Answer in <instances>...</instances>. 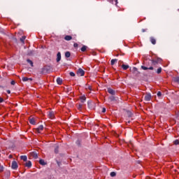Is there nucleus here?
<instances>
[{
  "label": "nucleus",
  "mask_w": 179,
  "mask_h": 179,
  "mask_svg": "<svg viewBox=\"0 0 179 179\" xmlns=\"http://www.w3.org/2000/svg\"><path fill=\"white\" fill-rule=\"evenodd\" d=\"M18 167H19V165H17V162H16V161H13L11 164V169L13 170H17Z\"/></svg>",
  "instance_id": "f257e3e1"
},
{
  "label": "nucleus",
  "mask_w": 179,
  "mask_h": 179,
  "mask_svg": "<svg viewBox=\"0 0 179 179\" xmlns=\"http://www.w3.org/2000/svg\"><path fill=\"white\" fill-rule=\"evenodd\" d=\"M77 74L78 75V76H85V71H83V69H79L77 71Z\"/></svg>",
  "instance_id": "f03ea898"
},
{
  "label": "nucleus",
  "mask_w": 179,
  "mask_h": 179,
  "mask_svg": "<svg viewBox=\"0 0 179 179\" xmlns=\"http://www.w3.org/2000/svg\"><path fill=\"white\" fill-rule=\"evenodd\" d=\"M141 69H143V71H148V69H149L150 71H153V66H141Z\"/></svg>",
  "instance_id": "7ed1b4c3"
},
{
  "label": "nucleus",
  "mask_w": 179,
  "mask_h": 179,
  "mask_svg": "<svg viewBox=\"0 0 179 179\" xmlns=\"http://www.w3.org/2000/svg\"><path fill=\"white\" fill-rule=\"evenodd\" d=\"M151 99L152 95L150 94H146V95L144 97V100H145V101H150Z\"/></svg>",
  "instance_id": "20e7f679"
},
{
  "label": "nucleus",
  "mask_w": 179,
  "mask_h": 179,
  "mask_svg": "<svg viewBox=\"0 0 179 179\" xmlns=\"http://www.w3.org/2000/svg\"><path fill=\"white\" fill-rule=\"evenodd\" d=\"M43 129H44V126L40 125L38 128L36 129V131L38 132V134H41Z\"/></svg>",
  "instance_id": "39448f33"
},
{
  "label": "nucleus",
  "mask_w": 179,
  "mask_h": 179,
  "mask_svg": "<svg viewBox=\"0 0 179 179\" xmlns=\"http://www.w3.org/2000/svg\"><path fill=\"white\" fill-rule=\"evenodd\" d=\"M30 155L34 159H38V155L36 152H32Z\"/></svg>",
  "instance_id": "423d86ee"
},
{
  "label": "nucleus",
  "mask_w": 179,
  "mask_h": 179,
  "mask_svg": "<svg viewBox=\"0 0 179 179\" xmlns=\"http://www.w3.org/2000/svg\"><path fill=\"white\" fill-rule=\"evenodd\" d=\"M48 117L50 118V120H54V117H55L54 112H48Z\"/></svg>",
  "instance_id": "0eeeda50"
},
{
  "label": "nucleus",
  "mask_w": 179,
  "mask_h": 179,
  "mask_svg": "<svg viewBox=\"0 0 179 179\" xmlns=\"http://www.w3.org/2000/svg\"><path fill=\"white\" fill-rule=\"evenodd\" d=\"M108 92L110 94H112V96H115V91H114V90H113L111 88H108Z\"/></svg>",
  "instance_id": "6e6552de"
},
{
  "label": "nucleus",
  "mask_w": 179,
  "mask_h": 179,
  "mask_svg": "<svg viewBox=\"0 0 179 179\" xmlns=\"http://www.w3.org/2000/svg\"><path fill=\"white\" fill-rule=\"evenodd\" d=\"M29 80L30 81V82H31V80H33V78H27V77H23L22 78V82H29Z\"/></svg>",
  "instance_id": "1a4fd4ad"
},
{
  "label": "nucleus",
  "mask_w": 179,
  "mask_h": 179,
  "mask_svg": "<svg viewBox=\"0 0 179 179\" xmlns=\"http://www.w3.org/2000/svg\"><path fill=\"white\" fill-rule=\"evenodd\" d=\"M150 41L152 43V44H153V45L156 44V38H155L153 36L150 38Z\"/></svg>",
  "instance_id": "9d476101"
},
{
  "label": "nucleus",
  "mask_w": 179,
  "mask_h": 179,
  "mask_svg": "<svg viewBox=\"0 0 179 179\" xmlns=\"http://www.w3.org/2000/svg\"><path fill=\"white\" fill-rule=\"evenodd\" d=\"M56 61L57 62H59V61H61V52H57Z\"/></svg>",
  "instance_id": "9b49d317"
},
{
  "label": "nucleus",
  "mask_w": 179,
  "mask_h": 179,
  "mask_svg": "<svg viewBox=\"0 0 179 179\" xmlns=\"http://www.w3.org/2000/svg\"><path fill=\"white\" fill-rule=\"evenodd\" d=\"M149 62H150V64H152V66H156V65H157V62H156V60H149Z\"/></svg>",
  "instance_id": "f8f14e48"
},
{
  "label": "nucleus",
  "mask_w": 179,
  "mask_h": 179,
  "mask_svg": "<svg viewBox=\"0 0 179 179\" xmlns=\"http://www.w3.org/2000/svg\"><path fill=\"white\" fill-rule=\"evenodd\" d=\"M132 72H133V73H134L136 75H139V72L138 71V68H136V67L133 68Z\"/></svg>",
  "instance_id": "ddd939ff"
},
{
  "label": "nucleus",
  "mask_w": 179,
  "mask_h": 179,
  "mask_svg": "<svg viewBox=\"0 0 179 179\" xmlns=\"http://www.w3.org/2000/svg\"><path fill=\"white\" fill-rule=\"evenodd\" d=\"M80 100L81 103H85V101H86V96L83 95L80 96Z\"/></svg>",
  "instance_id": "4468645a"
},
{
  "label": "nucleus",
  "mask_w": 179,
  "mask_h": 179,
  "mask_svg": "<svg viewBox=\"0 0 179 179\" xmlns=\"http://www.w3.org/2000/svg\"><path fill=\"white\" fill-rule=\"evenodd\" d=\"M64 40H66V41H71V40H72V36H71L69 35H66L64 37Z\"/></svg>",
  "instance_id": "2eb2a0df"
},
{
  "label": "nucleus",
  "mask_w": 179,
  "mask_h": 179,
  "mask_svg": "<svg viewBox=\"0 0 179 179\" xmlns=\"http://www.w3.org/2000/svg\"><path fill=\"white\" fill-rule=\"evenodd\" d=\"M29 123L31 124V125H36V120H34V118H31L29 120Z\"/></svg>",
  "instance_id": "dca6fc26"
},
{
  "label": "nucleus",
  "mask_w": 179,
  "mask_h": 179,
  "mask_svg": "<svg viewBox=\"0 0 179 179\" xmlns=\"http://www.w3.org/2000/svg\"><path fill=\"white\" fill-rule=\"evenodd\" d=\"M76 107L78 108V110H82L83 107V103H77L76 104Z\"/></svg>",
  "instance_id": "f3484780"
},
{
  "label": "nucleus",
  "mask_w": 179,
  "mask_h": 179,
  "mask_svg": "<svg viewBox=\"0 0 179 179\" xmlns=\"http://www.w3.org/2000/svg\"><path fill=\"white\" fill-rule=\"evenodd\" d=\"M127 117H129V118H132V117L134 116V114H132V112L127 110Z\"/></svg>",
  "instance_id": "a211bd4d"
},
{
  "label": "nucleus",
  "mask_w": 179,
  "mask_h": 179,
  "mask_svg": "<svg viewBox=\"0 0 179 179\" xmlns=\"http://www.w3.org/2000/svg\"><path fill=\"white\" fill-rule=\"evenodd\" d=\"M118 62V59H113L110 61V65H114L115 63Z\"/></svg>",
  "instance_id": "6ab92c4d"
},
{
  "label": "nucleus",
  "mask_w": 179,
  "mask_h": 179,
  "mask_svg": "<svg viewBox=\"0 0 179 179\" xmlns=\"http://www.w3.org/2000/svg\"><path fill=\"white\" fill-rule=\"evenodd\" d=\"M57 85H62V78H57Z\"/></svg>",
  "instance_id": "aec40b11"
},
{
  "label": "nucleus",
  "mask_w": 179,
  "mask_h": 179,
  "mask_svg": "<svg viewBox=\"0 0 179 179\" xmlns=\"http://www.w3.org/2000/svg\"><path fill=\"white\" fill-rule=\"evenodd\" d=\"M109 101H117V99H115V96H114L113 95L110 96L109 97Z\"/></svg>",
  "instance_id": "412c9836"
},
{
  "label": "nucleus",
  "mask_w": 179,
  "mask_h": 179,
  "mask_svg": "<svg viewBox=\"0 0 179 179\" xmlns=\"http://www.w3.org/2000/svg\"><path fill=\"white\" fill-rule=\"evenodd\" d=\"M87 106L90 108H92L93 107V102L92 101H87Z\"/></svg>",
  "instance_id": "4be33fe9"
},
{
  "label": "nucleus",
  "mask_w": 179,
  "mask_h": 179,
  "mask_svg": "<svg viewBox=\"0 0 179 179\" xmlns=\"http://www.w3.org/2000/svg\"><path fill=\"white\" fill-rule=\"evenodd\" d=\"M21 160H23L24 162H27V156L26 155H22L20 157Z\"/></svg>",
  "instance_id": "5701e85b"
},
{
  "label": "nucleus",
  "mask_w": 179,
  "mask_h": 179,
  "mask_svg": "<svg viewBox=\"0 0 179 179\" xmlns=\"http://www.w3.org/2000/svg\"><path fill=\"white\" fill-rule=\"evenodd\" d=\"M122 69H124V71H127V69H128V68H129V66L126 65V64H122Z\"/></svg>",
  "instance_id": "b1692460"
},
{
  "label": "nucleus",
  "mask_w": 179,
  "mask_h": 179,
  "mask_svg": "<svg viewBox=\"0 0 179 179\" xmlns=\"http://www.w3.org/2000/svg\"><path fill=\"white\" fill-rule=\"evenodd\" d=\"M27 62L31 65V66H34L33 61H31L30 59H27Z\"/></svg>",
  "instance_id": "393cba45"
},
{
  "label": "nucleus",
  "mask_w": 179,
  "mask_h": 179,
  "mask_svg": "<svg viewBox=\"0 0 179 179\" xmlns=\"http://www.w3.org/2000/svg\"><path fill=\"white\" fill-rule=\"evenodd\" d=\"M39 164H41V166H45V164H47L45 163V162H44V159H40Z\"/></svg>",
  "instance_id": "a878e982"
},
{
  "label": "nucleus",
  "mask_w": 179,
  "mask_h": 179,
  "mask_svg": "<svg viewBox=\"0 0 179 179\" xmlns=\"http://www.w3.org/2000/svg\"><path fill=\"white\" fill-rule=\"evenodd\" d=\"M26 167H31V161H28L26 164H25Z\"/></svg>",
  "instance_id": "bb28decb"
},
{
  "label": "nucleus",
  "mask_w": 179,
  "mask_h": 179,
  "mask_svg": "<svg viewBox=\"0 0 179 179\" xmlns=\"http://www.w3.org/2000/svg\"><path fill=\"white\" fill-rule=\"evenodd\" d=\"M86 50H87V46H86V45H83V46L81 48V49H80V50H81L83 52H85V51H86Z\"/></svg>",
  "instance_id": "cd10ccee"
},
{
  "label": "nucleus",
  "mask_w": 179,
  "mask_h": 179,
  "mask_svg": "<svg viewBox=\"0 0 179 179\" xmlns=\"http://www.w3.org/2000/svg\"><path fill=\"white\" fill-rule=\"evenodd\" d=\"M66 58H69L71 57V52L68 51L65 52Z\"/></svg>",
  "instance_id": "c85d7f7f"
},
{
  "label": "nucleus",
  "mask_w": 179,
  "mask_h": 179,
  "mask_svg": "<svg viewBox=\"0 0 179 179\" xmlns=\"http://www.w3.org/2000/svg\"><path fill=\"white\" fill-rule=\"evenodd\" d=\"M59 147L58 145H56L55 148V153L58 154V152H59Z\"/></svg>",
  "instance_id": "c756f323"
},
{
  "label": "nucleus",
  "mask_w": 179,
  "mask_h": 179,
  "mask_svg": "<svg viewBox=\"0 0 179 179\" xmlns=\"http://www.w3.org/2000/svg\"><path fill=\"white\" fill-rule=\"evenodd\" d=\"M114 1L115 2V5H117V3H118V0H108V2H110V3H114Z\"/></svg>",
  "instance_id": "7c9ffc66"
},
{
  "label": "nucleus",
  "mask_w": 179,
  "mask_h": 179,
  "mask_svg": "<svg viewBox=\"0 0 179 179\" xmlns=\"http://www.w3.org/2000/svg\"><path fill=\"white\" fill-rule=\"evenodd\" d=\"M20 40L21 43H24V40H26V36H22Z\"/></svg>",
  "instance_id": "2f4dec72"
},
{
  "label": "nucleus",
  "mask_w": 179,
  "mask_h": 179,
  "mask_svg": "<svg viewBox=\"0 0 179 179\" xmlns=\"http://www.w3.org/2000/svg\"><path fill=\"white\" fill-rule=\"evenodd\" d=\"M110 177H115V176H117V173L113 171V172H110Z\"/></svg>",
  "instance_id": "473e14b6"
},
{
  "label": "nucleus",
  "mask_w": 179,
  "mask_h": 179,
  "mask_svg": "<svg viewBox=\"0 0 179 179\" xmlns=\"http://www.w3.org/2000/svg\"><path fill=\"white\" fill-rule=\"evenodd\" d=\"M162 67L158 68L157 70V73L158 74L162 73Z\"/></svg>",
  "instance_id": "72a5a7b5"
},
{
  "label": "nucleus",
  "mask_w": 179,
  "mask_h": 179,
  "mask_svg": "<svg viewBox=\"0 0 179 179\" xmlns=\"http://www.w3.org/2000/svg\"><path fill=\"white\" fill-rule=\"evenodd\" d=\"M155 62H157V64H160V62H162V59H160V58L156 59Z\"/></svg>",
  "instance_id": "f704fd0d"
},
{
  "label": "nucleus",
  "mask_w": 179,
  "mask_h": 179,
  "mask_svg": "<svg viewBox=\"0 0 179 179\" xmlns=\"http://www.w3.org/2000/svg\"><path fill=\"white\" fill-rule=\"evenodd\" d=\"M174 82H176V83H179V77H176L173 79Z\"/></svg>",
  "instance_id": "c9c22d12"
},
{
  "label": "nucleus",
  "mask_w": 179,
  "mask_h": 179,
  "mask_svg": "<svg viewBox=\"0 0 179 179\" xmlns=\"http://www.w3.org/2000/svg\"><path fill=\"white\" fill-rule=\"evenodd\" d=\"M173 145H179V141L178 139H176L173 141Z\"/></svg>",
  "instance_id": "e433bc0d"
},
{
  "label": "nucleus",
  "mask_w": 179,
  "mask_h": 179,
  "mask_svg": "<svg viewBox=\"0 0 179 179\" xmlns=\"http://www.w3.org/2000/svg\"><path fill=\"white\" fill-rule=\"evenodd\" d=\"M45 71H47V69L45 67H43L42 69V71H41V73H44L45 72Z\"/></svg>",
  "instance_id": "4c0bfd02"
},
{
  "label": "nucleus",
  "mask_w": 179,
  "mask_h": 179,
  "mask_svg": "<svg viewBox=\"0 0 179 179\" xmlns=\"http://www.w3.org/2000/svg\"><path fill=\"white\" fill-rule=\"evenodd\" d=\"M10 85H12L13 86H14V85H16V82L15 80H12L10 82Z\"/></svg>",
  "instance_id": "58836bf2"
},
{
  "label": "nucleus",
  "mask_w": 179,
  "mask_h": 179,
  "mask_svg": "<svg viewBox=\"0 0 179 179\" xmlns=\"http://www.w3.org/2000/svg\"><path fill=\"white\" fill-rule=\"evenodd\" d=\"M157 96H158V97H161L162 96V92H158L157 93Z\"/></svg>",
  "instance_id": "ea45409f"
},
{
  "label": "nucleus",
  "mask_w": 179,
  "mask_h": 179,
  "mask_svg": "<svg viewBox=\"0 0 179 179\" xmlns=\"http://www.w3.org/2000/svg\"><path fill=\"white\" fill-rule=\"evenodd\" d=\"M69 75H70V76H73H73H75V73L71 71V72L69 73Z\"/></svg>",
  "instance_id": "a19ab883"
},
{
  "label": "nucleus",
  "mask_w": 179,
  "mask_h": 179,
  "mask_svg": "<svg viewBox=\"0 0 179 179\" xmlns=\"http://www.w3.org/2000/svg\"><path fill=\"white\" fill-rule=\"evenodd\" d=\"M76 144H77L78 146H80V141L78 140V141H76Z\"/></svg>",
  "instance_id": "79ce46f5"
},
{
  "label": "nucleus",
  "mask_w": 179,
  "mask_h": 179,
  "mask_svg": "<svg viewBox=\"0 0 179 179\" xmlns=\"http://www.w3.org/2000/svg\"><path fill=\"white\" fill-rule=\"evenodd\" d=\"M78 43H74V44H73V47H74L75 48H78Z\"/></svg>",
  "instance_id": "37998d69"
},
{
  "label": "nucleus",
  "mask_w": 179,
  "mask_h": 179,
  "mask_svg": "<svg viewBox=\"0 0 179 179\" xmlns=\"http://www.w3.org/2000/svg\"><path fill=\"white\" fill-rule=\"evenodd\" d=\"M0 103H3V98L0 97Z\"/></svg>",
  "instance_id": "c03bdc74"
},
{
  "label": "nucleus",
  "mask_w": 179,
  "mask_h": 179,
  "mask_svg": "<svg viewBox=\"0 0 179 179\" xmlns=\"http://www.w3.org/2000/svg\"><path fill=\"white\" fill-rule=\"evenodd\" d=\"M102 113H106V108H102Z\"/></svg>",
  "instance_id": "a18cd8bd"
},
{
  "label": "nucleus",
  "mask_w": 179,
  "mask_h": 179,
  "mask_svg": "<svg viewBox=\"0 0 179 179\" xmlns=\"http://www.w3.org/2000/svg\"><path fill=\"white\" fill-rule=\"evenodd\" d=\"M147 29H142V33H145V31H146Z\"/></svg>",
  "instance_id": "49530a36"
},
{
  "label": "nucleus",
  "mask_w": 179,
  "mask_h": 179,
  "mask_svg": "<svg viewBox=\"0 0 179 179\" xmlns=\"http://www.w3.org/2000/svg\"><path fill=\"white\" fill-rule=\"evenodd\" d=\"M7 93H8V94H10V90H7Z\"/></svg>",
  "instance_id": "de8ad7c7"
},
{
  "label": "nucleus",
  "mask_w": 179,
  "mask_h": 179,
  "mask_svg": "<svg viewBox=\"0 0 179 179\" xmlns=\"http://www.w3.org/2000/svg\"><path fill=\"white\" fill-rule=\"evenodd\" d=\"M88 89H89L90 90H92V87H91V86H88Z\"/></svg>",
  "instance_id": "09e8293b"
},
{
  "label": "nucleus",
  "mask_w": 179,
  "mask_h": 179,
  "mask_svg": "<svg viewBox=\"0 0 179 179\" xmlns=\"http://www.w3.org/2000/svg\"><path fill=\"white\" fill-rule=\"evenodd\" d=\"M12 157H13L12 155H9V159H12Z\"/></svg>",
  "instance_id": "8fccbe9b"
},
{
  "label": "nucleus",
  "mask_w": 179,
  "mask_h": 179,
  "mask_svg": "<svg viewBox=\"0 0 179 179\" xmlns=\"http://www.w3.org/2000/svg\"><path fill=\"white\" fill-rule=\"evenodd\" d=\"M1 171H3V167L1 168Z\"/></svg>",
  "instance_id": "3c124183"
},
{
  "label": "nucleus",
  "mask_w": 179,
  "mask_h": 179,
  "mask_svg": "<svg viewBox=\"0 0 179 179\" xmlns=\"http://www.w3.org/2000/svg\"><path fill=\"white\" fill-rule=\"evenodd\" d=\"M129 122H131V121H129L128 123L129 124Z\"/></svg>",
  "instance_id": "603ef678"
}]
</instances>
